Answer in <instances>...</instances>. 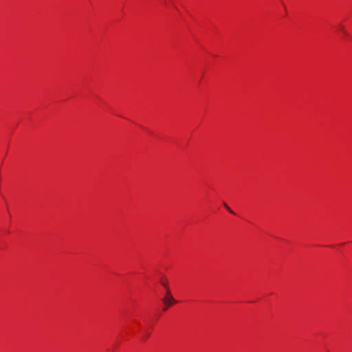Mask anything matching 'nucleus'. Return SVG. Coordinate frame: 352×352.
<instances>
[{
	"instance_id": "obj_3",
	"label": "nucleus",
	"mask_w": 352,
	"mask_h": 352,
	"mask_svg": "<svg viewBox=\"0 0 352 352\" xmlns=\"http://www.w3.org/2000/svg\"><path fill=\"white\" fill-rule=\"evenodd\" d=\"M223 206L227 209V210L229 212L234 214V212L232 211V210L226 203H223Z\"/></svg>"
},
{
	"instance_id": "obj_1",
	"label": "nucleus",
	"mask_w": 352,
	"mask_h": 352,
	"mask_svg": "<svg viewBox=\"0 0 352 352\" xmlns=\"http://www.w3.org/2000/svg\"><path fill=\"white\" fill-rule=\"evenodd\" d=\"M162 284L163 285L166 289V296L162 300L165 305L163 310L166 311L171 305L172 303H174L176 301L173 297L168 285L166 283H162Z\"/></svg>"
},
{
	"instance_id": "obj_2",
	"label": "nucleus",
	"mask_w": 352,
	"mask_h": 352,
	"mask_svg": "<svg viewBox=\"0 0 352 352\" xmlns=\"http://www.w3.org/2000/svg\"><path fill=\"white\" fill-rule=\"evenodd\" d=\"M340 30L343 33V34L346 36H349L348 32L345 30V29L343 27L340 28Z\"/></svg>"
}]
</instances>
